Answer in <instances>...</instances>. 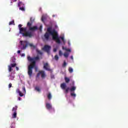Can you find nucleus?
Masks as SVG:
<instances>
[{
  "label": "nucleus",
  "mask_w": 128,
  "mask_h": 128,
  "mask_svg": "<svg viewBox=\"0 0 128 128\" xmlns=\"http://www.w3.org/2000/svg\"><path fill=\"white\" fill-rule=\"evenodd\" d=\"M14 76H11V80H14Z\"/></svg>",
  "instance_id": "obj_38"
},
{
  "label": "nucleus",
  "mask_w": 128,
  "mask_h": 128,
  "mask_svg": "<svg viewBox=\"0 0 128 128\" xmlns=\"http://www.w3.org/2000/svg\"><path fill=\"white\" fill-rule=\"evenodd\" d=\"M19 10H22V12H24V10H26L24 9V6H23L22 7H20Z\"/></svg>",
  "instance_id": "obj_20"
},
{
  "label": "nucleus",
  "mask_w": 128,
  "mask_h": 128,
  "mask_svg": "<svg viewBox=\"0 0 128 128\" xmlns=\"http://www.w3.org/2000/svg\"><path fill=\"white\" fill-rule=\"evenodd\" d=\"M62 50H66V52H72V50L70 49H68L66 48L62 47Z\"/></svg>",
  "instance_id": "obj_15"
},
{
  "label": "nucleus",
  "mask_w": 128,
  "mask_h": 128,
  "mask_svg": "<svg viewBox=\"0 0 128 128\" xmlns=\"http://www.w3.org/2000/svg\"><path fill=\"white\" fill-rule=\"evenodd\" d=\"M53 50L54 52H56V48H54Z\"/></svg>",
  "instance_id": "obj_42"
},
{
  "label": "nucleus",
  "mask_w": 128,
  "mask_h": 128,
  "mask_svg": "<svg viewBox=\"0 0 128 128\" xmlns=\"http://www.w3.org/2000/svg\"><path fill=\"white\" fill-rule=\"evenodd\" d=\"M18 28H19V30H20V28H22V25L21 24H19L18 26Z\"/></svg>",
  "instance_id": "obj_28"
},
{
  "label": "nucleus",
  "mask_w": 128,
  "mask_h": 128,
  "mask_svg": "<svg viewBox=\"0 0 128 128\" xmlns=\"http://www.w3.org/2000/svg\"><path fill=\"white\" fill-rule=\"evenodd\" d=\"M68 70L69 72H70V74H72V72H74V70L72 69V68L70 67L68 68Z\"/></svg>",
  "instance_id": "obj_25"
},
{
  "label": "nucleus",
  "mask_w": 128,
  "mask_h": 128,
  "mask_svg": "<svg viewBox=\"0 0 128 128\" xmlns=\"http://www.w3.org/2000/svg\"><path fill=\"white\" fill-rule=\"evenodd\" d=\"M11 68H15V66H16V64L14 63V64H11L10 65Z\"/></svg>",
  "instance_id": "obj_21"
},
{
  "label": "nucleus",
  "mask_w": 128,
  "mask_h": 128,
  "mask_svg": "<svg viewBox=\"0 0 128 128\" xmlns=\"http://www.w3.org/2000/svg\"><path fill=\"white\" fill-rule=\"evenodd\" d=\"M48 98V100H51L52 99V94L50 92H49L48 94L47 95Z\"/></svg>",
  "instance_id": "obj_18"
},
{
  "label": "nucleus",
  "mask_w": 128,
  "mask_h": 128,
  "mask_svg": "<svg viewBox=\"0 0 128 128\" xmlns=\"http://www.w3.org/2000/svg\"><path fill=\"white\" fill-rule=\"evenodd\" d=\"M8 70L10 72L12 70V68L10 66H8Z\"/></svg>",
  "instance_id": "obj_16"
},
{
  "label": "nucleus",
  "mask_w": 128,
  "mask_h": 128,
  "mask_svg": "<svg viewBox=\"0 0 128 128\" xmlns=\"http://www.w3.org/2000/svg\"><path fill=\"white\" fill-rule=\"evenodd\" d=\"M42 21L43 22H44V16H42Z\"/></svg>",
  "instance_id": "obj_30"
},
{
  "label": "nucleus",
  "mask_w": 128,
  "mask_h": 128,
  "mask_svg": "<svg viewBox=\"0 0 128 128\" xmlns=\"http://www.w3.org/2000/svg\"><path fill=\"white\" fill-rule=\"evenodd\" d=\"M51 47L48 45H45L44 47L42 48V50L44 52H46L47 54H50V50Z\"/></svg>",
  "instance_id": "obj_7"
},
{
  "label": "nucleus",
  "mask_w": 128,
  "mask_h": 128,
  "mask_svg": "<svg viewBox=\"0 0 128 128\" xmlns=\"http://www.w3.org/2000/svg\"><path fill=\"white\" fill-rule=\"evenodd\" d=\"M51 78H54V76L52 75L51 76Z\"/></svg>",
  "instance_id": "obj_40"
},
{
  "label": "nucleus",
  "mask_w": 128,
  "mask_h": 128,
  "mask_svg": "<svg viewBox=\"0 0 128 128\" xmlns=\"http://www.w3.org/2000/svg\"><path fill=\"white\" fill-rule=\"evenodd\" d=\"M32 22H28L27 23V26L29 30H30L32 32H36V30H38V26H33L32 27Z\"/></svg>",
  "instance_id": "obj_6"
},
{
  "label": "nucleus",
  "mask_w": 128,
  "mask_h": 128,
  "mask_svg": "<svg viewBox=\"0 0 128 128\" xmlns=\"http://www.w3.org/2000/svg\"><path fill=\"white\" fill-rule=\"evenodd\" d=\"M60 38L62 40L63 42H64V38L62 36V37H60Z\"/></svg>",
  "instance_id": "obj_32"
},
{
  "label": "nucleus",
  "mask_w": 128,
  "mask_h": 128,
  "mask_svg": "<svg viewBox=\"0 0 128 128\" xmlns=\"http://www.w3.org/2000/svg\"><path fill=\"white\" fill-rule=\"evenodd\" d=\"M35 90H36L38 92H40V87H38V86L35 87Z\"/></svg>",
  "instance_id": "obj_17"
},
{
  "label": "nucleus",
  "mask_w": 128,
  "mask_h": 128,
  "mask_svg": "<svg viewBox=\"0 0 128 128\" xmlns=\"http://www.w3.org/2000/svg\"><path fill=\"white\" fill-rule=\"evenodd\" d=\"M66 66V61H64L62 66L64 67Z\"/></svg>",
  "instance_id": "obj_31"
},
{
  "label": "nucleus",
  "mask_w": 128,
  "mask_h": 128,
  "mask_svg": "<svg viewBox=\"0 0 128 128\" xmlns=\"http://www.w3.org/2000/svg\"><path fill=\"white\" fill-rule=\"evenodd\" d=\"M12 118H16V112H14V113L12 114Z\"/></svg>",
  "instance_id": "obj_19"
},
{
  "label": "nucleus",
  "mask_w": 128,
  "mask_h": 128,
  "mask_svg": "<svg viewBox=\"0 0 128 128\" xmlns=\"http://www.w3.org/2000/svg\"><path fill=\"white\" fill-rule=\"evenodd\" d=\"M21 56H24L25 54H22Z\"/></svg>",
  "instance_id": "obj_45"
},
{
  "label": "nucleus",
  "mask_w": 128,
  "mask_h": 128,
  "mask_svg": "<svg viewBox=\"0 0 128 128\" xmlns=\"http://www.w3.org/2000/svg\"><path fill=\"white\" fill-rule=\"evenodd\" d=\"M18 100H22V98H20V97H18Z\"/></svg>",
  "instance_id": "obj_46"
},
{
  "label": "nucleus",
  "mask_w": 128,
  "mask_h": 128,
  "mask_svg": "<svg viewBox=\"0 0 128 128\" xmlns=\"http://www.w3.org/2000/svg\"><path fill=\"white\" fill-rule=\"evenodd\" d=\"M64 80H65V82L66 84H68V82H70V80L68 78V77H65L64 78Z\"/></svg>",
  "instance_id": "obj_12"
},
{
  "label": "nucleus",
  "mask_w": 128,
  "mask_h": 128,
  "mask_svg": "<svg viewBox=\"0 0 128 128\" xmlns=\"http://www.w3.org/2000/svg\"><path fill=\"white\" fill-rule=\"evenodd\" d=\"M16 70H18V67L16 66Z\"/></svg>",
  "instance_id": "obj_43"
},
{
  "label": "nucleus",
  "mask_w": 128,
  "mask_h": 128,
  "mask_svg": "<svg viewBox=\"0 0 128 128\" xmlns=\"http://www.w3.org/2000/svg\"><path fill=\"white\" fill-rule=\"evenodd\" d=\"M70 96H74V98H76V94H74V93H72V92L71 94H70Z\"/></svg>",
  "instance_id": "obj_27"
},
{
  "label": "nucleus",
  "mask_w": 128,
  "mask_h": 128,
  "mask_svg": "<svg viewBox=\"0 0 128 128\" xmlns=\"http://www.w3.org/2000/svg\"><path fill=\"white\" fill-rule=\"evenodd\" d=\"M30 22H32V18H30Z\"/></svg>",
  "instance_id": "obj_47"
},
{
  "label": "nucleus",
  "mask_w": 128,
  "mask_h": 128,
  "mask_svg": "<svg viewBox=\"0 0 128 128\" xmlns=\"http://www.w3.org/2000/svg\"><path fill=\"white\" fill-rule=\"evenodd\" d=\"M11 128H14V127L12 126H11Z\"/></svg>",
  "instance_id": "obj_50"
},
{
  "label": "nucleus",
  "mask_w": 128,
  "mask_h": 128,
  "mask_svg": "<svg viewBox=\"0 0 128 128\" xmlns=\"http://www.w3.org/2000/svg\"><path fill=\"white\" fill-rule=\"evenodd\" d=\"M12 24H13V26H14V24H14V20H12L9 22V26H12Z\"/></svg>",
  "instance_id": "obj_22"
},
{
  "label": "nucleus",
  "mask_w": 128,
  "mask_h": 128,
  "mask_svg": "<svg viewBox=\"0 0 128 128\" xmlns=\"http://www.w3.org/2000/svg\"><path fill=\"white\" fill-rule=\"evenodd\" d=\"M54 58L56 60H58V54L55 55Z\"/></svg>",
  "instance_id": "obj_24"
},
{
  "label": "nucleus",
  "mask_w": 128,
  "mask_h": 128,
  "mask_svg": "<svg viewBox=\"0 0 128 128\" xmlns=\"http://www.w3.org/2000/svg\"><path fill=\"white\" fill-rule=\"evenodd\" d=\"M36 52L38 54H40V56L42 54V52L38 49L36 50Z\"/></svg>",
  "instance_id": "obj_14"
},
{
  "label": "nucleus",
  "mask_w": 128,
  "mask_h": 128,
  "mask_svg": "<svg viewBox=\"0 0 128 128\" xmlns=\"http://www.w3.org/2000/svg\"><path fill=\"white\" fill-rule=\"evenodd\" d=\"M42 26H40L39 30H40V32H42Z\"/></svg>",
  "instance_id": "obj_35"
},
{
  "label": "nucleus",
  "mask_w": 128,
  "mask_h": 128,
  "mask_svg": "<svg viewBox=\"0 0 128 128\" xmlns=\"http://www.w3.org/2000/svg\"><path fill=\"white\" fill-rule=\"evenodd\" d=\"M18 8H22V6H24V4L22 2L18 0Z\"/></svg>",
  "instance_id": "obj_10"
},
{
  "label": "nucleus",
  "mask_w": 128,
  "mask_h": 128,
  "mask_svg": "<svg viewBox=\"0 0 128 128\" xmlns=\"http://www.w3.org/2000/svg\"><path fill=\"white\" fill-rule=\"evenodd\" d=\"M9 76H10V75H9Z\"/></svg>",
  "instance_id": "obj_51"
},
{
  "label": "nucleus",
  "mask_w": 128,
  "mask_h": 128,
  "mask_svg": "<svg viewBox=\"0 0 128 128\" xmlns=\"http://www.w3.org/2000/svg\"><path fill=\"white\" fill-rule=\"evenodd\" d=\"M20 34H21L22 35V36H24L25 38H32L34 36V34H32V32H26V28H22L20 29Z\"/></svg>",
  "instance_id": "obj_3"
},
{
  "label": "nucleus",
  "mask_w": 128,
  "mask_h": 128,
  "mask_svg": "<svg viewBox=\"0 0 128 128\" xmlns=\"http://www.w3.org/2000/svg\"><path fill=\"white\" fill-rule=\"evenodd\" d=\"M20 92V89H18V88L16 89V92L18 94H19Z\"/></svg>",
  "instance_id": "obj_34"
},
{
  "label": "nucleus",
  "mask_w": 128,
  "mask_h": 128,
  "mask_svg": "<svg viewBox=\"0 0 128 128\" xmlns=\"http://www.w3.org/2000/svg\"><path fill=\"white\" fill-rule=\"evenodd\" d=\"M64 58H68V53H64Z\"/></svg>",
  "instance_id": "obj_26"
},
{
  "label": "nucleus",
  "mask_w": 128,
  "mask_h": 128,
  "mask_svg": "<svg viewBox=\"0 0 128 128\" xmlns=\"http://www.w3.org/2000/svg\"><path fill=\"white\" fill-rule=\"evenodd\" d=\"M14 0V2H16V0Z\"/></svg>",
  "instance_id": "obj_48"
},
{
  "label": "nucleus",
  "mask_w": 128,
  "mask_h": 128,
  "mask_svg": "<svg viewBox=\"0 0 128 128\" xmlns=\"http://www.w3.org/2000/svg\"><path fill=\"white\" fill-rule=\"evenodd\" d=\"M40 74H41V78H46V73H44V71H40Z\"/></svg>",
  "instance_id": "obj_11"
},
{
  "label": "nucleus",
  "mask_w": 128,
  "mask_h": 128,
  "mask_svg": "<svg viewBox=\"0 0 128 128\" xmlns=\"http://www.w3.org/2000/svg\"><path fill=\"white\" fill-rule=\"evenodd\" d=\"M12 112H16V110H18V106H15L14 107L12 108Z\"/></svg>",
  "instance_id": "obj_13"
},
{
  "label": "nucleus",
  "mask_w": 128,
  "mask_h": 128,
  "mask_svg": "<svg viewBox=\"0 0 128 128\" xmlns=\"http://www.w3.org/2000/svg\"><path fill=\"white\" fill-rule=\"evenodd\" d=\"M20 44L21 46H22V50H26L28 46H30V48H36V46H34L32 44H30L28 41H20Z\"/></svg>",
  "instance_id": "obj_5"
},
{
  "label": "nucleus",
  "mask_w": 128,
  "mask_h": 128,
  "mask_svg": "<svg viewBox=\"0 0 128 128\" xmlns=\"http://www.w3.org/2000/svg\"><path fill=\"white\" fill-rule=\"evenodd\" d=\"M44 69L46 70H48V72H52V70L50 69V65H48V62L44 64Z\"/></svg>",
  "instance_id": "obj_8"
},
{
  "label": "nucleus",
  "mask_w": 128,
  "mask_h": 128,
  "mask_svg": "<svg viewBox=\"0 0 128 128\" xmlns=\"http://www.w3.org/2000/svg\"><path fill=\"white\" fill-rule=\"evenodd\" d=\"M35 71L38 72V67H35Z\"/></svg>",
  "instance_id": "obj_41"
},
{
  "label": "nucleus",
  "mask_w": 128,
  "mask_h": 128,
  "mask_svg": "<svg viewBox=\"0 0 128 128\" xmlns=\"http://www.w3.org/2000/svg\"><path fill=\"white\" fill-rule=\"evenodd\" d=\"M50 34L52 36V38L54 40H56V44H60V40L58 36V32L56 30H52V27H49L47 28V32L44 34V38L46 40H50Z\"/></svg>",
  "instance_id": "obj_1"
},
{
  "label": "nucleus",
  "mask_w": 128,
  "mask_h": 128,
  "mask_svg": "<svg viewBox=\"0 0 128 128\" xmlns=\"http://www.w3.org/2000/svg\"><path fill=\"white\" fill-rule=\"evenodd\" d=\"M40 72H39L38 73L37 76H36V77H37V78H38V76H40Z\"/></svg>",
  "instance_id": "obj_37"
},
{
  "label": "nucleus",
  "mask_w": 128,
  "mask_h": 128,
  "mask_svg": "<svg viewBox=\"0 0 128 128\" xmlns=\"http://www.w3.org/2000/svg\"><path fill=\"white\" fill-rule=\"evenodd\" d=\"M27 60L28 62H30V64L28 66V74L30 78L32 76V69L34 66H36V60H40V57L37 56L36 57H34V58H32L30 56H28Z\"/></svg>",
  "instance_id": "obj_2"
},
{
  "label": "nucleus",
  "mask_w": 128,
  "mask_h": 128,
  "mask_svg": "<svg viewBox=\"0 0 128 128\" xmlns=\"http://www.w3.org/2000/svg\"><path fill=\"white\" fill-rule=\"evenodd\" d=\"M23 92H26V87L24 86L22 88Z\"/></svg>",
  "instance_id": "obj_33"
},
{
  "label": "nucleus",
  "mask_w": 128,
  "mask_h": 128,
  "mask_svg": "<svg viewBox=\"0 0 128 128\" xmlns=\"http://www.w3.org/2000/svg\"><path fill=\"white\" fill-rule=\"evenodd\" d=\"M55 16H54V15H53V16H52V17H53V18H54Z\"/></svg>",
  "instance_id": "obj_49"
},
{
  "label": "nucleus",
  "mask_w": 128,
  "mask_h": 128,
  "mask_svg": "<svg viewBox=\"0 0 128 128\" xmlns=\"http://www.w3.org/2000/svg\"><path fill=\"white\" fill-rule=\"evenodd\" d=\"M46 108H47L48 110H52V106L51 105L50 103H46Z\"/></svg>",
  "instance_id": "obj_9"
},
{
  "label": "nucleus",
  "mask_w": 128,
  "mask_h": 128,
  "mask_svg": "<svg viewBox=\"0 0 128 128\" xmlns=\"http://www.w3.org/2000/svg\"><path fill=\"white\" fill-rule=\"evenodd\" d=\"M18 54H20V50H18Z\"/></svg>",
  "instance_id": "obj_44"
},
{
  "label": "nucleus",
  "mask_w": 128,
  "mask_h": 128,
  "mask_svg": "<svg viewBox=\"0 0 128 128\" xmlns=\"http://www.w3.org/2000/svg\"><path fill=\"white\" fill-rule=\"evenodd\" d=\"M58 54H59V56H62V54H64L62 53V50H60Z\"/></svg>",
  "instance_id": "obj_23"
},
{
  "label": "nucleus",
  "mask_w": 128,
  "mask_h": 128,
  "mask_svg": "<svg viewBox=\"0 0 128 128\" xmlns=\"http://www.w3.org/2000/svg\"><path fill=\"white\" fill-rule=\"evenodd\" d=\"M70 58H71V60H74V56H70Z\"/></svg>",
  "instance_id": "obj_39"
},
{
  "label": "nucleus",
  "mask_w": 128,
  "mask_h": 128,
  "mask_svg": "<svg viewBox=\"0 0 128 128\" xmlns=\"http://www.w3.org/2000/svg\"><path fill=\"white\" fill-rule=\"evenodd\" d=\"M60 88H62V90H65V94H68V90H70L71 92H72L76 90V86H73L71 87L70 88L68 87L66 88V83H62L60 84Z\"/></svg>",
  "instance_id": "obj_4"
},
{
  "label": "nucleus",
  "mask_w": 128,
  "mask_h": 128,
  "mask_svg": "<svg viewBox=\"0 0 128 128\" xmlns=\"http://www.w3.org/2000/svg\"><path fill=\"white\" fill-rule=\"evenodd\" d=\"M18 94L20 96H24V94H22V92H20Z\"/></svg>",
  "instance_id": "obj_29"
},
{
  "label": "nucleus",
  "mask_w": 128,
  "mask_h": 128,
  "mask_svg": "<svg viewBox=\"0 0 128 128\" xmlns=\"http://www.w3.org/2000/svg\"><path fill=\"white\" fill-rule=\"evenodd\" d=\"M12 83H10L8 85V88H12Z\"/></svg>",
  "instance_id": "obj_36"
}]
</instances>
